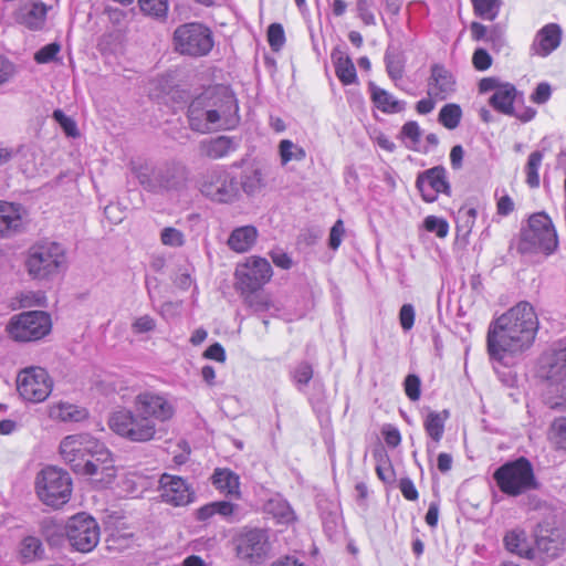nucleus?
Returning <instances> with one entry per match:
<instances>
[{
	"label": "nucleus",
	"mask_w": 566,
	"mask_h": 566,
	"mask_svg": "<svg viewBox=\"0 0 566 566\" xmlns=\"http://www.w3.org/2000/svg\"><path fill=\"white\" fill-rule=\"evenodd\" d=\"M538 331V319L528 302H520L492 321L486 335V349L494 369L509 367L517 355L528 349Z\"/></svg>",
	"instance_id": "obj_1"
},
{
	"label": "nucleus",
	"mask_w": 566,
	"mask_h": 566,
	"mask_svg": "<svg viewBox=\"0 0 566 566\" xmlns=\"http://www.w3.org/2000/svg\"><path fill=\"white\" fill-rule=\"evenodd\" d=\"M558 247V238L552 219L545 212L530 217L527 227L521 232L518 252L552 254Z\"/></svg>",
	"instance_id": "obj_2"
},
{
	"label": "nucleus",
	"mask_w": 566,
	"mask_h": 566,
	"mask_svg": "<svg viewBox=\"0 0 566 566\" xmlns=\"http://www.w3.org/2000/svg\"><path fill=\"white\" fill-rule=\"evenodd\" d=\"M25 265L33 279L55 276L67 266L65 249L57 242H38L29 249Z\"/></svg>",
	"instance_id": "obj_3"
},
{
	"label": "nucleus",
	"mask_w": 566,
	"mask_h": 566,
	"mask_svg": "<svg viewBox=\"0 0 566 566\" xmlns=\"http://www.w3.org/2000/svg\"><path fill=\"white\" fill-rule=\"evenodd\" d=\"M500 491L510 496H518L538 488L532 463L524 457L502 464L493 473Z\"/></svg>",
	"instance_id": "obj_4"
},
{
	"label": "nucleus",
	"mask_w": 566,
	"mask_h": 566,
	"mask_svg": "<svg viewBox=\"0 0 566 566\" xmlns=\"http://www.w3.org/2000/svg\"><path fill=\"white\" fill-rule=\"evenodd\" d=\"M108 426L113 432L133 442L150 441L157 432L154 420L136 409L114 411L108 418Z\"/></svg>",
	"instance_id": "obj_5"
},
{
	"label": "nucleus",
	"mask_w": 566,
	"mask_h": 566,
	"mask_svg": "<svg viewBox=\"0 0 566 566\" xmlns=\"http://www.w3.org/2000/svg\"><path fill=\"white\" fill-rule=\"evenodd\" d=\"M35 489L43 503L59 507L70 500L72 482L67 472L55 467H46L38 474Z\"/></svg>",
	"instance_id": "obj_6"
},
{
	"label": "nucleus",
	"mask_w": 566,
	"mask_h": 566,
	"mask_svg": "<svg viewBox=\"0 0 566 566\" xmlns=\"http://www.w3.org/2000/svg\"><path fill=\"white\" fill-rule=\"evenodd\" d=\"M174 44L177 52L189 56H205L212 46L213 39L209 28L198 22L179 25L174 32Z\"/></svg>",
	"instance_id": "obj_7"
},
{
	"label": "nucleus",
	"mask_w": 566,
	"mask_h": 566,
	"mask_svg": "<svg viewBox=\"0 0 566 566\" xmlns=\"http://www.w3.org/2000/svg\"><path fill=\"white\" fill-rule=\"evenodd\" d=\"M87 452L103 457L106 455V447L88 433L67 436L60 443V454L74 472L77 468L93 467L91 462H83L88 457Z\"/></svg>",
	"instance_id": "obj_8"
},
{
	"label": "nucleus",
	"mask_w": 566,
	"mask_h": 566,
	"mask_svg": "<svg viewBox=\"0 0 566 566\" xmlns=\"http://www.w3.org/2000/svg\"><path fill=\"white\" fill-rule=\"evenodd\" d=\"M200 191L205 197L219 203H231L240 198L239 180L222 168L212 169L203 176Z\"/></svg>",
	"instance_id": "obj_9"
},
{
	"label": "nucleus",
	"mask_w": 566,
	"mask_h": 566,
	"mask_svg": "<svg viewBox=\"0 0 566 566\" xmlns=\"http://www.w3.org/2000/svg\"><path fill=\"white\" fill-rule=\"evenodd\" d=\"M51 327V317L46 312L30 311L13 316L8 325V332L18 342H33L48 335Z\"/></svg>",
	"instance_id": "obj_10"
},
{
	"label": "nucleus",
	"mask_w": 566,
	"mask_h": 566,
	"mask_svg": "<svg viewBox=\"0 0 566 566\" xmlns=\"http://www.w3.org/2000/svg\"><path fill=\"white\" fill-rule=\"evenodd\" d=\"M65 534L70 545L81 553L93 551L99 542V526L95 518L86 513L70 517L65 525Z\"/></svg>",
	"instance_id": "obj_11"
},
{
	"label": "nucleus",
	"mask_w": 566,
	"mask_h": 566,
	"mask_svg": "<svg viewBox=\"0 0 566 566\" xmlns=\"http://www.w3.org/2000/svg\"><path fill=\"white\" fill-rule=\"evenodd\" d=\"M209 106L216 111L218 130L233 129L240 122L239 106L234 94L226 86H213L206 90Z\"/></svg>",
	"instance_id": "obj_12"
},
{
	"label": "nucleus",
	"mask_w": 566,
	"mask_h": 566,
	"mask_svg": "<svg viewBox=\"0 0 566 566\" xmlns=\"http://www.w3.org/2000/svg\"><path fill=\"white\" fill-rule=\"evenodd\" d=\"M52 386L49 374L41 367L27 368L17 377V389L25 401H44L51 394Z\"/></svg>",
	"instance_id": "obj_13"
},
{
	"label": "nucleus",
	"mask_w": 566,
	"mask_h": 566,
	"mask_svg": "<svg viewBox=\"0 0 566 566\" xmlns=\"http://www.w3.org/2000/svg\"><path fill=\"white\" fill-rule=\"evenodd\" d=\"M268 260L253 256L235 271V289L241 293L260 291L272 277Z\"/></svg>",
	"instance_id": "obj_14"
},
{
	"label": "nucleus",
	"mask_w": 566,
	"mask_h": 566,
	"mask_svg": "<svg viewBox=\"0 0 566 566\" xmlns=\"http://www.w3.org/2000/svg\"><path fill=\"white\" fill-rule=\"evenodd\" d=\"M187 167L176 160L159 164V179L150 188L159 189V195H175L184 191L188 185Z\"/></svg>",
	"instance_id": "obj_15"
},
{
	"label": "nucleus",
	"mask_w": 566,
	"mask_h": 566,
	"mask_svg": "<svg viewBox=\"0 0 566 566\" xmlns=\"http://www.w3.org/2000/svg\"><path fill=\"white\" fill-rule=\"evenodd\" d=\"M88 457L84 458L83 462H91L93 467L77 468L76 474L90 476L92 483L97 489H104L108 486L116 476V469L112 453L106 448V455L99 457L95 452H87Z\"/></svg>",
	"instance_id": "obj_16"
},
{
	"label": "nucleus",
	"mask_w": 566,
	"mask_h": 566,
	"mask_svg": "<svg viewBox=\"0 0 566 566\" xmlns=\"http://www.w3.org/2000/svg\"><path fill=\"white\" fill-rule=\"evenodd\" d=\"M134 406L137 411L153 419L155 426L157 422L170 420L176 411L174 405L166 397L151 391L138 394Z\"/></svg>",
	"instance_id": "obj_17"
},
{
	"label": "nucleus",
	"mask_w": 566,
	"mask_h": 566,
	"mask_svg": "<svg viewBox=\"0 0 566 566\" xmlns=\"http://www.w3.org/2000/svg\"><path fill=\"white\" fill-rule=\"evenodd\" d=\"M416 186L427 202L436 201L439 193L450 195L451 189L447 170L442 166H436L419 174Z\"/></svg>",
	"instance_id": "obj_18"
},
{
	"label": "nucleus",
	"mask_w": 566,
	"mask_h": 566,
	"mask_svg": "<svg viewBox=\"0 0 566 566\" xmlns=\"http://www.w3.org/2000/svg\"><path fill=\"white\" fill-rule=\"evenodd\" d=\"M209 97L205 91L192 99L188 107V120L190 128L195 132L207 134L211 130H218L216 126V116L213 109L210 108Z\"/></svg>",
	"instance_id": "obj_19"
},
{
	"label": "nucleus",
	"mask_w": 566,
	"mask_h": 566,
	"mask_svg": "<svg viewBox=\"0 0 566 566\" xmlns=\"http://www.w3.org/2000/svg\"><path fill=\"white\" fill-rule=\"evenodd\" d=\"M159 483L161 499L175 506L187 505L195 497L189 484L179 476L163 474Z\"/></svg>",
	"instance_id": "obj_20"
},
{
	"label": "nucleus",
	"mask_w": 566,
	"mask_h": 566,
	"mask_svg": "<svg viewBox=\"0 0 566 566\" xmlns=\"http://www.w3.org/2000/svg\"><path fill=\"white\" fill-rule=\"evenodd\" d=\"M268 535L263 530L243 532L237 539V554L241 559L254 562L266 553Z\"/></svg>",
	"instance_id": "obj_21"
},
{
	"label": "nucleus",
	"mask_w": 566,
	"mask_h": 566,
	"mask_svg": "<svg viewBox=\"0 0 566 566\" xmlns=\"http://www.w3.org/2000/svg\"><path fill=\"white\" fill-rule=\"evenodd\" d=\"M541 373L552 382L566 379V346L558 344L542 355Z\"/></svg>",
	"instance_id": "obj_22"
},
{
	"label": "nucleus",
	"mask_w": 566,
	"mask_h": 566,
	"mask_svg": "<svg viewBox=\"0 0 566 566\" xmlns=\"http://www.w3.org/2000/svg\"><path fill=\"white\" fill-rule=\"evenodd\" d=\"M429 97L443 101L455 91V80L450 71L441 64H433L427 84Z\"/></svg>",
	"instance_id": "obj_23"
},
{
	"label": "nucleus",
	"mask_w": 566,
	"mask_h": 566,
	"mask_svg": "<svg viewBox=\"0 0 566 566\" xmlns=\"http://www.w3.org/2000/svg\"><path fill=\"white\" fill-rule=\"evenodd\" d=\"M562 36L563 31L559 24L548 23L537 31L531 51L535 55L546 57L560 45Z\"/></svg>",
	"instance_id": "obj_24"
},
{
	"label": "nucleus",
	"mask_w": 566,
	"mask_h": 566,
	"mask_svg": "<svg viewBox=\"0 0 566 566\" xmlns=\"http://www.w3.org/2000/svg\"><path fill=\"white\" fill-rule=\"evenodd\" d=\"M24 209L21 205L0 201V238H11L23 229Z\"/></svg>",
	"instance_id": "obj_25"
},
{
	"label": "nucleus",
	"mask_w": 566,
	"mask_h": 566,
	"mask_svg": "<svg viewBox=\"0 0 566 566\" xmlns=\"http://www.w3.org/2000/svg\"><path fill=\"white\" fill-rule=\"evenodd\" d=\"M240 139L230 136H218L207 138L200 142L199 153L210 159H220L235 151L239 147Z\"/></svg>",
	"instance_id": "obj_26"
},
{
	"label": "nucleus",
	"mask_w": 566,
	"mask_h": 566,
	"mask_svg": "<svg viewBox=\"0 0 566 566\" xmlns=\"http://www.w3.org/2000/svg\"><path fill=\"white\" fill-rule=\"evenodd\" d=\"M129 169L144 190L159 195V189L148 186V184L150 185L159 179V165H154L148 160H132L129 163Z\"/></svg>",
	"instance_id": "obj_27"
},
{
	"label": "nucleus",
	"mask_w": 566,
	"mask_h": 566,
	"mask_svg": "<svg viewBox=\"0 0 566 566\" xmlns=\"http://www.w3.org/2000/svg\"><path fill=\"white\" fill-rule=\"evenodd\" d=\"M518 98V92L511 83H503L490 97V105L505 115H515L514 103Z\"/></svg>",
	"instance_id": "obj_28"
},
{
	"label": "nucleus",
	"mask_w": 566,
	"mask_h": 566,
	"mask_svg": "<svg viewBox=\"0 0 566 566\" xmlns=\"http://www.w3.org/2000/svg\"><path fill=\"white\" fill-rule=\"evenodd\" d=\"M371 99L377 108L384 113L395 114L405 109V102L396 99L389 92L380 88L375 83L368 84Z\"/></svg>",
	"instance_id": "obj_29"
},
{
	"label": "nucleus",
	"mask_w": 566,
	"mask_h": 566,
	"mask_svg": "<svg viewBox=\"0 0 566 566\" xmlns=\"http://www.w3.org/2000/svg\"><path fill=\"white\" fill-rule=\"evenodd\" d=\"M49 416L53 420L81 422L87 419L88 411L83 407L70 402H57L50 407Z\"/></svg>",
	"instance_id": "obj_30"
},
{
	"label": "nucleus",
	"mask_w": 566,
	"mask_h": 566,
	"mask_svg": "<svg viewBox=\"0 0 566 566\" xmlns=\"http://www.w3.org/2000/svg\"><path fill=\"white\" fill-rule=\"evenodd\" d=\"M48 8L42 2L24 4L19 11V21L31 30H39L43 27Z\"/></svg>",
	"instance_id": "obj_31"
},
{
	"label": "nucleus",
	"mask_w": 566,
	"mask_h": 566,
	"mask_svg": "<svg viewBox=\"0 0 566 566\" xmlns=\"http://www.w3.org/2000/svg\"><path fill=\"white\" fill-rule=\"evenodd\" d=\"M449 418V411L443 410L441 412L430 411L423 422L424 430L427 434L434 442L433 446L428 444V452H431L436 449V444L440 442L444 432V422Z\"/></svg>",
	"instance_id": "obj_32"
},
{
	"label": "nucleus",
	"mask_w": 566,
	"mask_h": 566,
	"mask_svg": "<svg viewBox=\"0 0 566 566\" xmlns=\"http://www.w3.org/2000/svg\"><path fill=\"white\" fill-rule=\"evenodd\" d=\"M258 237V231L253 226H244L234 229L229 239L228 245L231 250L243 253L251 249Z\"/></svg>",
	"instance_id": "obj_33"
},
{
	"label": "nucleus",
	"mask_w": 566,
	"mask_h": 566,
	"mask_svg": "<svg viewBox=\"0 0 566 566\" xmlns=\"http://www.w3.org/2000/svg\"><path fill=\"white\" fill-rule=\"evenodd\" d=\"M504 544L507 551L522 557L533 559L535 549L530 546L526 533L523 530H512L504 536Z\"/></svg>",
	"instance_id": "obj_34"
},
{
	"label": "nucleus",
	"mask_w": 566,
	"mask_h": 566,
	"mask_svg": "<svg viewBox=\"0 0 566 566\" xmlns=\"http://www.w3.org/2000/svg\"><path fill=\"white\" fill-rule=\"evenodd\" d=\"M332 60L334 62L335 72L338 80L344 85L354 84L357 80L356 69L348 55H345L339 50L332 52Z\"/></svg>",
	"instance_id": "obj_35"
},
{
	"label": "nucleus",
	"mask_w": 566,
	"mask_h": 566,
	"mask_svg": "<svg viewBox=\"0 0 566 566\" xmlns=\"http://www.w3.org/2000/svg\"><path fill=\"white\" fill-rule=\"evenodd\" d=\"M535 553L545 555L546 558H556L565 549V542L558 533L552 532L548 535H541L536 538Z\"/></svg>",
	"instance_id": "obj_36"
},
{
	"label": "nucleus",
	"mask_w": 566,
	"mask_h": 566,
	"mask_svg": "<svg viewBox=\"0 0 566 566\" xmlns=\"http://www.w3.org/2000/svg\"><path fill=\"white\" fill-rule=\"evenodd\" d=\"M240 295L254 313H276L280 311V306L268 294L260 291L245 292Z\"/></svg>",
	"instance_id": "obj_37"
},
{
	"label": "nucleus",
	"mask_w": 566,
	"mask_h": 566,
	"mask_svg": "<svg viewBox=\"0 0 566 566\" xmlns=\"http://www.w3.org/2000/svg\"><path fill=\"white\" fill-rule=\"evenodd\" d=\"M240 191L243 190L248 196H254L265 187L264 177L260 168H247L242 171L240 181Z\"/></svg>",
	"instance_id": "obj_38"
},
{
	"label": "nucleus",
	"mask_w": 566,
	"mask_h": 566,
	"mask_svg": "<svg viewBox=\"0 0 566 566\" xmlns=\"http://www.w3.org/2000/svg\"><path fill=\"white\" fill-rule=\"evenodd\" d=\"M386 71L394 81L400 80L403 75L405 55L399 48L389 45L385 53Z\"/></svg>",
	"instance_id": "obj_39"
},
{
	"label": "nucleus",
	"mask_w": 566,
	"mask_h": 566,
	"mask_svg": "<svg viewBox=\"0 0 566 566\" xmlns=\"http://www.w3.org/2000/svg\"><path fill=\"white\" fill-rule=\"evenodd\" d=\"M213 484L229 495L239 494V476L229 470H217L213 474Z\"/></svg>",
	"instance_id": "obj_40"
},
{
	"label": "nucleus",
	"mask_w": 566,
	"mask_h": 566,
	"mask_svg": "<svg viewBox=\"0 0 566 566\" xmlns=\"http://www.w3.org/2000/svg\"><path fill=\"white\" fill-rule=\"evenodd\" d=\"M279 155L282 166L287 165L290 161H302L306 158L305 149L290 139H282L280 142Z\"/></svg>",
	"instance_id": "obj_41"
},
{
	"label": "nucleus",
	"mask_w": 566,
	"mask_h": 566,
	"mask_svg": "<svg viewBox=\"0 0 566 566\" xmlns=\"http://www.w3.org/2000/svg\"><path fill=\"white\" fill-rule=\"evenodd\" d=\"M544 157V153L541 150L532 151L528 156L527 163L525 165V174H526V184L530 188H538L539 187V175L538 170L542 165V160Z\"/></svg>",
	"instance_id": "obj_42"
},
{
	"label": "nucleus",
	"mask_w": 566,
	"mask_h": 566,
	"mask_svg": "<svg viewBox=\"0 0 566 566\" xmlns=\"http://www.w3.org/2000/svg\"><path fill=\"white\" fill-rule=\"evenodd\" d=\"M462 117L461 107L458 104H447L439 113V122L448 129H454L459 126Z\"/></svg>",
	"instance_id": "obj_43"
},
{
	"label": "nucleus",
	"mask_w": 566,
	"mask_h": 566,
	"mask_svg": "<svg viewBox=\"0 0 566 566\" xmlns=\"http://www.w3.org/2000/svg\"><path fill=\"white\" fill-rule=\"evenodd\" d=\"M474 12L484 20L493 21L500 11V0H472Z\"/></svg>",
	"instance_id": "obj_44"
},
{
	"label": "nucleus",
	"mask_w": 566,
	"mask_h": 566,
	"mask_svg": "<svg viewBox=\"0 0 566 566\" xmlns=\"http://www.w3.org/2000/svg\"><path fill=\"white\" fill-rule=\"evenodd\" d=\"M374 458L376 460V473L378 478L385 483H390L394 480V470L387 453L382 449L375 450Z\"/></svg>",
	"instance_id": "obj_45"
},
{
	"label": "nucleus",
	"mask_w": 566,
	"mask_h": 566,
	"mask_svg": "<svg viewBox=\"0 0 566 566\" xmlns=\"http://www.w3.org/2000/svg\"><path fill=\"white\" fill-rule=\"evenodd\" d=\"M43 553L42 543L38 537H25L20 547V555L24 562H32Z\"/></svg>",
	"instance_id": "obj_46"
},
{
	"label": "nucleus",
	"mask_w": 566,
	"mask_h": 566,
	"mask_svg": "<svg viewBox=\"0 0 566 566\" xmlns=\"http://www.w3.org/2000/svg\"><path fill=\"white\" fill-rule=\"evenodd\" d=\"M140 10L148 15L164 18L168 11L167 0H138Z\"/></svg>",
	"instance_id": "obj_47"
},
{
	"label": "nucleus",
	"mask_w": 566,
	"mask_h": 566,
	"mask_svg": "<svg viewBox=\"0 0 566 566\" xmlns=\"http://www.w3.org/2000/svg\"><path fill=\"white\" fill-rule=\"evenodd\" d=\"M549 438L558 449L566 451V418H558L552 423Z\"/></svg>",
	"instance_id": "obj_48"
},
{
	"label": "nucleus",
	"mask_w": 566,
	"mask_h": 566,
	"mask_svg": "<svg viewBox=\"0 0 566 566\" xmlns=\"http://www.w3.org/2000/svg\"><path fill=\"white\" fill-rule=\"evenodd\" d=\"M476 209L475 208H469V209H461L458 213V232H461L464 235H468L474 226L475 218H476Z\"/></svg>",
	"instance_id": "obj_49"
},
{
	"label": "nucleus",
	"mask_w": 566,
	"mask_h": 566,
	"mask_svg": "<svg viewBox=\"0 0 566 566\" xmlns=\"http://www.w3.org/2000/svg\"><path fill=\"white\" fill-rule=\"evenodd\" d=\"M423 227L428 232L436 233L439 238H446L449 232L447 220L436 216H428L423 221Z\"/></svg>",
	"instance_id": "obj_50"
},
{
	"label": "nucleus",
	"mask_w": 566,
	"mask_h": 566,
	"mask_svg": "<svg viewBox=\"0 0 566 566\" xmlns=\"http://www.w3.org/2000/svg\"><path fill=\"white\" fill-rule=\"evenodd\" d=\"M160 241L164 245L178 248L184 245L185 235L180 230L176 228L166 227L161 230Z\"/></svg>",
	"instance_id": "obj_51"
},
{
	"label": "nucleus",
	"mask_w": 566,
	"mask_h": 566,
	"mask_svg": "<svg viewBox=\"0 0 566 566\" xmlns=\"http://www.w3.org/2000/svg\"><path fill=\"white\" fill-rule=\"evenodd\" d=\"M268 41L273 51H279L285 43V34L280 23H272L268 29Z\"/></svg>",
	"instance_id": "obj_52"
},
{
	"label": "nucleus",
	"mask_w": 566,
	"mask_h": 566,
	"mask_svg": "<svg viewBox=\"0 0 566 566\" xmlns=\"http://www.w3.org/2000/svg\"><path fill=\"white\" fill-rule=\"evenodd\" d=\"M293 380L295 384L301 388L302 386L308 385L313 377V368L312 365L307 361L300 363L293 374H292Z\"/></svg>",
	"instance_id": "obj_53"
},
{
	"label": "nucleus",
	"mask_w": 566,
	"mask_h": 566,
	"mask_svg": "<svg viewBox=\"0 0 566 566\" xmlns=\"http://www.w3.org/2000/svg\"><path fill=\"white\" fill-rule=\"evenodd\" d=\"M53 118L60 124L63 128L64 133L70 137L78 136V130L76 123L69 116H66L63 111L55 109L53 112Z\"/></svg>",
	"instance_id": "obj_54"
},
{
	"label": "nucleus",
	"mask_w": 566,
	"mask_h": 566,
	"mask_svg": "<svg viewBox=\"0 0 566 566\" xmlns=\"http://www.w3.org/2000/svg\"><path fill=\"white\" fill-rule=\"evenodd\" d=\"M60 50L61 45L56 42L46 44L34 54V60L40 64L50 63L56 57Z\"/></svg>",
	"instance_id": "obj_55"
},
{
	"label": "nucleus",
	"mask_w": 566,
	"mask_h": 566,
	"mask_svg": "<svg viewBox=\"0 0 566 566\" xmlns=\"http://www.w3.org/2000/svg\"><path fill=\"white\" fill-rule=\"evenodd\" d=\"M405 392L407 395V397L412 400V401H417L419 400L420 398V395H421V391H420V386H421V381H420V378L417 376V375H408L406 378H405Z\"/></svg>",
	"instance_id": "obj_56"
},
{
	"label": "nucleus",
	"mask_w": 566,
	"mask_h": 566,
	"mask_svg": "<svg viewBox=\"0 0 566 566\" xmlns=\"http://www.w3.org/2000/svg\"><path fill=\"white\" fill-rule=\"evenodd\" d=\"M270 506L271 511L274 513L279 522L289 523L294 520L293 511L291 510L287 503L283 501H279L276 503L271 502Z\"/></svg>",
	"instance_id": "obj_57"
},
{
	"label": "nucleus",
	"mask_w": 566,
	"mask_h": 566,
	"mask_svg": "<svg viewBox=\"0 0 566 566\" xmlns=\"http://www.w3.org/2000/svg\"><path fill=\"white\" fill-rule=\"evenodd\" d=\"M156 327L155 319L149 315L137 317L132 324V331L135 334H143L154 331Z\"/></svg>",
	"instance_id": "obj_58"
},
{
	"label": "nucleus",
	"mask_w": 566,
	"mask_h": 566,
	"mask_svg": "<svg viewBox=\"0 0 566 566\" xmlns=\"http://www.w3.org/2000/svg\"><path fill=\"white\" fill-rule=\"evenodd\" d=\"M356 9L358 17L366 25H374L376 23L375 15L370 10L369 0H356Z\"/></svg>",
	"instance_id": "obj_59"
},
{
	"label": "nucleus",
	"mask_w": 566,
	"mask_h": 566,
	"mask_svg": "<svg viewBox=\"0 0 566 566\" xmlns=\"http://www.w3.org/2000/svg\"><path fill=\"white\" fill-rule=\"evenodd\" d=\"M472 63L478 71H485L492 65V57L484 49H476L472 56Z\"/></svg>",
	"instance_id": "obj_60"
},
{
	"label": "nucleus",
	"mask_w": 566,
	"mask_h": 566,
	"mask_svg": "<svg viewBox=\"0 0 566 566\" xmlns=\"http://www.w3.org/2000/svg\"><path fill=\"white\" fill-rule=\"evenodd\" d=\"M415 308L411 304H403L399 312V321L403 331H410L415 324Z\"/></svg>",
	"instance_id": "obj_61"
},
{
	"label": "nucleus",
	"mask_w": 566,
	"mask_h": 566,
	"mask_svg": "<svg viewBox=\"0 0 566 566\" xmlns=\"http://www.w3.org/2000/svg\"><path fill=\"white\" fill-rule=\"evenodd\" d=\"M15 74V66L7 57L0 55V86L7 84Z\"/></svg>",
	"instance_id": "obj_62"
},
{
	"label": "nucleus",
	"mask_w": 566,
	"mask_h": 566,
	"mask_svg": "<svg viewBox=\"0 0 566 566\" xmlns=\"http://www.w3.org/2000/svg\"><path fill=\"white\" fill-rule=\"evenodd\" d=\"M345 232L342 220H337L331 229L328 245L331 249L336 250L342 243V238Z\"/></svg>",
	"instance_id": "obj_63"
},
{
	"label": "nucleus",
	"mask_w": 566,
	"mask_h": 566,
	"mask_svg": "<svg viewBox=\"0 0 566 566\" xmlns=\"http://www.w3.org/2000/svg\"><path fill=\"white\" fill-rule=\"evenodd\" d=\"M399 489L405 499L409 501H416L418 499V491L409 478H403L400 480Z\"/></svg>",
	"instance_id": "obj_64"
}]
</instances>
